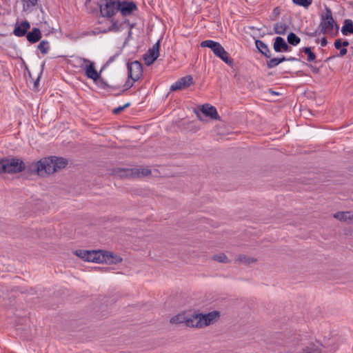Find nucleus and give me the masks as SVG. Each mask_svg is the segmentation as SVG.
Here are the masks:
<instances>
[{
  "label": "nucleus",
  "mask_w": 353,
  "mask_h": 353,
  "mask_svg": "<svg viewBox=\"0 0 353 353\" xmlns=\"http://www.w3.org/2000/svg\"><path fill=\"white\" fill-rule=\"evenodd\" d=\"M36 161H24L17 156L8 155L0 158V174H17L23 172L28 175L38 174Z\"/></svg>",
  "instance_id": "obj_1"
},
{
  "label": "nucleus",
  "mask_w": 353,
  "mask_h": 353,
  "mask_svg": "<svg viewBox=\"0 0 353 353\" xmlns=\"http://www.w3.org/2000/svg\"><path fill=\"white\" fill-rule=\"evenodd\" d=\"M68 164V159L63 157L56 156L44 157L36 161V167H38L37 174L39 175L43 171L47 174H51L65 168Z\"/></svg>",
  "instance_id": "obj_2"
},
{
  "label": "nucleus",
  "mask_w": 353,
  "mask_h": 353,
  "mask_svg": "<svg viewBox=\"0 0 353 353\" xmlns=\"http://www.w3.org/2000/svg\"><path fill=\"white\" fill-rule=\"evenodd\" d=\"M119 0H87L86 6L96 5L100 9L103 17L112 18L117 11Z\"/></svg>",
  "instance_id": "obj_3"
},
{
  "label": "nucleus",
  "mask_w": 353,
  "mask_h": 353,
  "mask_svg": "<svg viewBox=\"0 0 353 353\" xmlns=\"http://www.w3.org/2000/svg\"><path fill=\"white\" fill-rule=\"evenodd\" d=\"M103 250H77L75 251V254L83 259L85 261L88 262H94L97 263H103L104 254H103Z\"/></svg>",
  "instance_id": "obj_4"
},
{
  "label": "nucleus",
  "mask_w": 353,
  "mask_h": 353,
  "mask_svg": "<svg viewBox=\"0 0 353 353\" xmlns=\"http://www.w3.org/2000/svg\"><path fill=\"white\" fill-rule=\"evenodd\" d=\"M113 174L116 176H148L152 174V171L148 168H120L114 169Z\"/></svg>",
  "instance_id": "obj_5"
},
{
  "label": "nucleus",
  "mask_w": 353,
  "mask_h": 353,
  "mask_svg": "<svg viewBox=\"0 0 353 353\" xmlns=\"http://www.w3.org/2000/svg\"><path fill=\"white\" fill-rule=\"evenodd\" d=\"M334 27L336 28V30L339 28L334 19H324L323 17H321L320 24L316 31L307 33V34L311 37H314L316 36L317 32L322 34L330 32L333 30Z\"/></svg>",
  "instance_id": "obj_6"
},
{
  "label": "nucleus",
  "mask_w": 353,
  "mask_h": 353,
  "mask_svg": "<svg viewBox=\"0 0 353 353\" xmlns=\"http://www.w3.org/2000/svg\"><path fill=\"white\" fill-rule=\"evenodd\" d=\"M128 79L136 82L143 76V66L139 61L127 63Z\"/></svg>",
  "instance_id": "obj_7"
},
{
  "label": "nucleus",
  "mask_w": 353,
  "mask_h": 353,
  "mask_svg": "<svg viewBox=\"0 0 353 353\" xmlns=\"http://www.w3.org/2000/svg\"><path fill=\"white\" fill-rule=\"evenodd\" d=\"M211 50L217 57L221 59L227 65L231 68L234 67V59L219 42H216V46L212 48Z\"/></svg>",
  "instance_id": "obj_8"
},
{
  "label": "nucleus",
  "mask_w": 353,
  "mask_h": 353,
  "mask_svg": "<svg viewBox=\"0 0 353 353\" xmlns=\"http://www.w3.org/2000/svg\"><path fill=\"white\" fill-rule=\"evenodd\" d=\"M82 61H83L85 65L82 64L81 65V68L84 71L85 75L88 79H92L94 81H96V80L99 78V75L100 74V73L97 72L94 66V63L85 58H83Z\"/></svg>",
  "instance_id": "obj_9"
},
{
  "label": "nucleus",
  "mask_w": 353,
  "mask_h": 353,
  "mask_svg": "<svg viewBox=\"0 0 353 353\" xmlns=\"http://www.w3.org/2000/svg\"><path fill=\"white\" fill-rule=\"evenodd\" d=\"M160 41H158L153 45L152 48L143 54V57L146 65H152L159 57V55Z\"/></svg>",
  "instance_id": "obj_10"
},
{
  "label": "nucleus",
  "mask_w": 353,
  "mask_h": 353,
  "mask_svg": "<svg viewBox=\"0 0 353 353\" xmlns=\"http://www.w3.org/2000/svg\"><path fill=\"white\" fill-rule=\"evenodd\" d=\"M137 10V6L134 1H120L117 3V11H120L122 15L128 16Z\"/></svg>",
  "instance_id": "obj_11"
},
{
  "label": "nucleus",
  "mask_w": 353,
  "mask_h": 353,
  "mask_svg": "<svg viewBox=\"0 0 353 353\" xmlns=\"http://www.w3.org/2000/svg\"><path fill=\"white\" fill-rule=\"evenodd\" d=\"M193 84V78L191 75H187L179 79L170 87V91L183 90Z\"/></svg>",
  "instance_id": "obj_12"
},
{
  "label": "nucleus",
  "mask_w": 353,
  "mask_h": 353,
  "mask_svg": "<svg viewBox=\"0 0 353 353\" xmlns=\"http://www.w3.org/2000/svg\"><path fill=\"white\" fill-rule=\"evenodd\" d=\"M273 43V49L276 52H290L292 48L288 41L281 37H276Z\"/></svg>",
  "instance_id": "obj_13"
},
{
  "label": "nucleus",
  "mask_w": 353,
  "mask_h": 353,
  "mask_svg": "<svg viewBox=\"0 0 353 353\" xmlns=\"http://www.w3.org/2000/svg\"><path fill=\"white\" fill-rule=\"evenodd\" d=\"M200 316L203 327H205L213 323L217 319H219L220 313L219 311L214 310L207 314L200 313Z\"/></svg>",
  "instance_id": "obj_14"
},
{
  "label": "nucleus",
  "mask_w": 353,
  "mask_h": 353,
  "mask_svg": "<svg viewBox=\"0 0 353 353\" xmlns=\"http://www.w3.org/2000/svg\"><path fill=\"white\" fill-rule=\"evenodd\" d=\"M30 28V23L28 21H23L20 23L15 24L13 34L17 37H22L26 36Z\"/></svg>",
  "instance_id": "obj_15"
},
{
  "label": "nucleus",
  "mask_w": 353,
  "mask_h": 353,
  "mask_svg": "<svg viewBox=\"0 0 353 353\" xmlns=\"http://www.w3.org/2000/svg\"><path fill=\"white\" fill-rule=\"evenodd\" d=\"M201 112L204 116L210 117L212 119L220 120L216 108L209 103L203 104L201 106Z\"/></svg>",
  "instance_id": "obj_16"
},
{
  "label": "nucleus",
  "mask_w": 353,
  "mask_h": 353,
  "mask_svg": "<svg viewBox=\"0 0 353 353\" xmlns=\"http://www.w3.org/2000/svg\"><path fill=\"white\" fill-rule=\"evenodd\" d=\"M285 61H300V59H297L296 57H290L288 58L284 56H282L281 57H275V58L271 59L270 60L267 61V62H266L267 68L269 69L275 68L276 66H277L278 65H279L280 63H281Z\"/></svg>",
  "instance_id": "obj_17"
},
{
  "label": "nucleus",
  "mask_w": 353,
  "mask_h": 353,
  "mask_svg": "<svg viewBox=\"0 0 353 353\" xmlns=\"http://www.w3.org/2000/svg\"><path fill=\"white\" fill-rule=\"evenodd\" d=\"M255 45L259 52L265 57L267 59L270 60L272 58V53L268 46L261 40L256 39L255 41Z\"/></svg>",
  "instance_id": "obj_18"
},
{
  "label": "nucleus",
  "mask_w": 353,
  "mask_h": 353,
  "mask_svg": "<svg viewBox=\"0 0 353 353\" xmlns=\"http://www.w3.org/2000/svg\"><path fill=\"white\" fill-rule=\"evenodd\" d=\"M41 38V32L38 28H33L31 31L26 34V39L30 43L38 42Z\"/></svg>",
  "instance_id": "obj_19"
},
{
  "label": "nucleus",
  "mask_w": 353,
  "mask_h": 353,
  "mask_svg": "<svg viewBox=\"0 0 353 353\" xmlns=\"http://www.w3.org/2000/svg\"><path fill=\"white\" fill-rule=\"evenodd\" d=\"M104 254V263L108 264H118L122 261V258L117 254H114L113 252L109 251H103Z\"/></svg>",
  "instance_id": "obj_20"
},
{
  "label": "nucleus",
  "mask_w": 353,
  "mask_h": 353,
  "mask_svg": "<svg viewBox=\"0 0 353 353\" xmlns=\"http://www.w3.org/2000/svg\"><path fill=\"white\" fill-rule=\"evenodd\" d=\"M188 327H203L200 313L193 314L191 317L185 321Z\"/></svg>",
  "instance_id": "obj_21"
},
{
  "label": "nucleus",
  "mask_w": 353,
  "mask_h": 353,
  "mask_svg": "<svg viewBox=\"0 0 353 353\" xmlns=\"http://www.w3.org/2000/svg\"><path fill=\"white\" fill-rule=\"evenodd\" d=\"M334 217L347 223L353 222V214L350 212H338L334 214Z\"/></svg>",
  "instance_id": "obj_22"
},
{
  "label": "nucleus",
  "mask_w": 353,
  "mask_h": 353,
  "mask_svg": "<svg viewBox=\"0 0 353 353\" xmlns=\"http://www.w3.org/2000/svg\"><path fill=\"white\" fill-rule=\"evenodd\" d=\"M110 21L112 23L111 26H109L107 29L101 30V32H102V33H107L108 32H118L121 30V28L123 26L122 22L120 23H118V22L112 18H111Z\"/></svg>",
  "instance_id": "obj_23"
},
{
  "label": "nucleus",
  "mask_w": 353,
  "mask_h": 353,
  "mask_svg": "<svg viewBox=\"0 0 353 353\" xmlns=\"http://www.w3.org/2000/svg\"><path fill=\"white\" fill-rule=\"evenodd\" d=\"M341 32L343 35L353 34V22L351 19H345L341 28Z\"/></svg>",
  "instance_id": "obj_24"
},
{
  "label": "nucleus",
  "mask_w": 353,
  "mask_h": 353,
  "mask_svg": "<svg viewBox=\"0 0 353 353\" xmlns=\"http://www.w3.org/2000/svg\"><path fill=\"white\" fill-rule=\"evenodd\" d=\"M300 51L301 52L305 53L307 55V61L310 63L314 62L316 63V54L312 51V48L310 47H303Z\"/></svg>",
  "instance_id": "obj_25"
},
{
  "label": "nucleus",
  "mask_w": 353,
  "mask_h": 353,
  "mask_svg": "<svg viewBox=\"0 0 353 353\" xmlns=\"http://www.w3.org/2000/svg\"><path fill=\"white\" fill-rule=\"evenodd\" d=\"M288 28V26L285 23L278 22L274 25V32L279 35H284Z\"/></svg>",
  "instance_id": "obj_26"
},
{
  "label": "nucleus",
  "mask_w": 353,
  "mask_h": 353,
  "mask_svg": "<svg viewBox=\"0 0 353 353\" xmlns=\"http://www.w3.org/2000/svg\"><path fill=\"white\" fill-rule=\"evenodd\" d=\"M236 262H238L240 264H250L252 263H254L256 261V259L248 256L244 254H240L237 256V258L235 259Z\"/></svg>",
  "instance_id": "obj_27"
},
{
  "label": "nucleus",
  "mask_w": 353,
  "mask_h": 353,
  "mask_svg": "<svg viewBox=\"0 0 353 353\" xmlns=\"http://www.w3.org/2000/svg\"><path fill=\"white\" fill-rule=\"evenodd\" d=\"M321 344H315L314 343H310L308 345H307L305 348H303V353L309 352L311 353H316L321 352Z\"/></svg>",
  "instance_id": "obj_28"
},
{
  "label": "nucleus",
  "mask_w": 353,
  "mask_h": 353,
  "mask_svg": "<svg viewBox=\"0 0 353 353\" xmlns=\"http://www.w3.org/2000/svg\"><path fill=\"white\" fill-rule=\"evenodd\" d=\"M288 43L289 45L296 46L301 42V39L294 32H291L287 37Z\"/></svg>",
  "instance_id": "obj_29"
},
{
  "label": "nucleus",
  "mask_w": 353,
  "mask_h": 353,
  "mask_svg": "<svg viewBox=\"0 0 353 353\" xmlns=\"http://www.w3.org/2000/svg\"><path fill=\"white\" fill-rule=\"evenodd\" d=\"M37 48L42 54H47L50 49L49 42L46 40H42L38 45Z\"/></svg>",
  "instance_id": "obj_30"
},
{
  "label": "nucleus",
  "mask_w": 353,
  "mask_h": 353,
  "mask_svg": "<svg viewBox=\"0 0 353 353\" xmlns=\"http://www.w3.org/2000/svg\"><path fill=\"white\" fill-rule=\"evenodd\" d=\"M98 87H99L101 89L106 90L108 89L109 87H110V85H109L107 81L101 77V75H99V78L96 80V81H94Z\"/></svg>",
  "instance_id": "obj_31"
},
{
  "label": "nucleus",
  "mask_w": 353,
  "mask_h": 353,
  "mask_svg": "<svg viewBox=\"0 0 353 353\" xmlns=\"http://www.w3.org/2000/svg\"><path fill=\"white\" fill-rule=\"evenodd\" d=\"M212 259L213 260L218 261L219 263H227L229 262L228 256L224 253L214 254L212 256Z\"/></svg>",
  "instance_id": "obj_32"
},
{
  "label": "nucleus",
  "mask_w": 353,
  "mask_h": 353,
  "mask_svg": "<svg viewBox=\"0 0 353 353\" xmlns=\"http://www.w3.org/2000/svg\"><path fill=\"white\" fill-rule=\"evenodd\" d=\"M123 52V48H119V50H117V52L113 55V56H111L108 60L106 61L105 64L104 65V67L105 66H108L110 64H111L113 61H115V59L119 56L121 55V54Z\"/></svg>",
  "instance_id": "obj_33"
},
{
  "label": "nucleus",
  "mask_w": 353,
  "mask_h": 353,
  "mask_svg": "<svg viewBox=\"0 0 353 353\" xmlns=\"http://www.w3.org/2000/svg\"><path fill=\"white\" fill-rule=\"evenodd\" d=\"M130 79L128 78V79L125 81V82L123 85V89L120 92L115 94L114 96L118 97V96L121 95L125 91L129 90L130 88H131L133 86V83L134 82H133V81L130 82Z\"/></svg>",
  "instance_id": "obj_34"
},
{
  "label": "nucleus",
  "mask_w": 353,
  "mask_h": 353,
  "mask_svg": "<svg viewBox=\"0 0 353 353\" xmlns=\"http://www.w3.org/2000/svg\"><path fill=\"white\" fill-rule=\"evenodd\" d=\"M292 2L298 6L308 8L312 3V0H292Z\"/></svg>",
  "instance_id": "obj_35"
},
{
  "label": "nucleus",
  "mask_w": 353,
  "mask_h": 353,
  "mask_svg": "<svg viewBox=\"0 0 353 353\" xmlns=\"http://www.w3.org/2000/svg\"><path fill=\"white\" fill-rule=\"evenodd\" d=\"M185 321V317L180 314L176 315L170 319V323L172 324L181 323Z\"/></svg>",
  "instance_id": "obj_36"
},
{
  "label": "nucleus",
  "mask_w": 353,
  "mask_h": 353,
  "mask_svg": "<svg viewBox=\"0 0 353 353\" xmlns=\"http://www.w3.org/2000/svg\"><path fill=\"white\" fill-rule=\"evenodd\" d=\"M216 41L212 40H205L201 43V47L202 48H208L212 49L214 46H216Z\"/></svg>",
  "instance_id": "obj_37"
},
{
  "label": "nucleus",
  "mask_w": 353,
  "mask_h": 353,
  "mask_svg": "<svg viewBox=\"0 0 353 353\" xmlns=\"http://www.w3.org/2000/svg\"><path fill=\"white\" fill-rule=\"evenodd\" d=\"M324 8L325 12L324 14H321V18L323 17L324 19H334L331 9L328 8L326 5H325Z\"/></svg>",
  "instance_id": "obj_38"
},
{
  "label": "nucleus",
  "mask_w": 353,
  "mask_h": 353,
  "mask_svg": "<svg viewBox=\"0 0 353 353\" xmlns=\"http://www.w3.org/2000/svg\"><path fill=\"white\" fill-rule=\"evenodd\" d=\"M130 106V103H129V102L126 103L125 104H124L122 106H119V107L113 109L112 113L114 114H118L120 112H121L122 111H123L125 108H128Z\"/></svg>",
  "instance_id": "obj_39"
},
{
  "label": "nucleus",
  "mask_w": 353,
  "mask_h": 353,
  "mask_svg": "<svg viewBox=\"0 0 353 353\" xmlns=\"http://www.w3.org/2000/svg\"><path fill=\"white\" fill-rule=\"evenodd\" d=\"M279 14H280V8L279 7L274 8L272 11V14L270 17V19L272 21H275Z\"/></svg>",
  "instance_id": "obj_40"
},
{
  "label": "nucleus",
  "mask_w": 353,
  "mask_h": 353,
  "mask_svg": "<svg viewBox=\"0 0 353 353\" xmlns=\"http://www.w3.org/2000/svg\"><path fill=\"white\" fill-rule=\"evenodd\" d=\"M44 66H45V62H43L41 67V70L40 72V74L39 75V77H37V79L34 81V88H37L39 85V79H40V77L43 73V68H44Z\"/></svg>",
  "instance_id": "obj_41"
},
{
  "label": "nucleus",
  "mask_w": 353,
  "mask_h": 353,
  "mask_svg": "<svg viewBox=\"0 0 353 353\" xmlns=\"http://www.w3.org/2000/svg\"><path fill=\"white\" fill-rule=\"evenodd\" d=\"M334 46L336 49L339 50L342 47L341 39H337L334 43Z\"/></svg>",
  "instance_id": "obj_42"
},
{
  "label": "nucleus",
  "mask_w": 353,
  "mask_h": 353,
  "mask_svg": "<svg viewBox=\"0 0 353 353\" xmlns=\"http://www.w3.org/2000/svg\"><path fill=\"white\" fill-rule=\"evenodd\" d=\"M311 70L312 71L315 73V74H318L319 72V68L315 67V66H313L312 64H309V63H305Z\"/></svg>",
  "instance_id": "obj_43"
},
{
  "label": "nucleus",
  "mask_w": 353,
  "mask_h": 353,
  "mask_svg": "<svg viewBox=\"0 0 353 353\" xmlns=\"http://www.w3.org/2000/svg\"><path fill=\"white\" fill-rule=\"evenodd\" d=\"M24 1L27 3L28 7H29L30 6H34L37 3V0H24Z\"/></svg>",
  "instance_id": "obj_44"
},
{
  "label": "nucleus",
  "mask_w": 353,
  "mask_h": 353,
  "mask_svg": "<svg viewBox=\"0 0 353 353\" xmlns=\"http://www.w3.org/2000/svg\"><path fill=\"white\" fill-rule=\"evenodd\" d=\"M339 50H340L339 54V57H343L347 52V50L345 48L341 47Z\"/></svg>",
  "instance_id": "obj_45"
},
{
  "label": "nucleus",
  "mask_w": 353,
  "mask_h": 353,
  "mask_svg": "<svg viewBox=\"0 0 353 353\" xmlns=\"http://www.w3.org/2000/svg\"><path fill=\"white\" fill-rule=\"evenodd\" d=\"M122 23H123V24H127V26L130 27V30H132V28H133L134 27V26H135V23H130V21H129V20H128V19H125V20L123 22H122Z\"/></svg>",
  "instance_id": "obj_46"
},
{
  "label": "nucleus",
  "mask_w": 353,
  "mask_h": 353,
  "mask_svg": "<svg viewBox=\"0 0 353 353\" xmlns=\"http://www.w3.org/2000/svg\"><path fill=\"white\" fill-rule=\"evenodd\" d=\"M320 43H321V46L322 47L325 46L327 45V39H326L325 37H323V38L321 39Z\"/></svg>",
  "instance_id": "obj_47"
},
{
  "label": "nucleus",
  "mask_w": 353,
  "mask_h": 353,
  "mask_svg": "<svg viewBox=\"0 0 353 353\" xmlns=\"http://www.w3.org/2000/svg\"><path fill=\"white\" fill-rule=\"evenodd\" d=\"M341 44H342V47L346 48L347 46H349V41L346 39L343 40V41L341 40Z\"/></svg>",
  "instance_id": "obj_48"
},
{
  "label": "nucleus",
  "mask_w": 353,
  "mask_h": 353,
  "mask_svg": "<svg viewBox=\"0 0 353 353\" xmlns=\"http://www.w3.org/2000/svg\"><path fill=\"white\" fill-rule=\"evenodd\" d=\"M268 92L270 94L273 95H279V93L278 92L274 91L272 89L270 88L268 89Z\"/></svg>",
  "instance_id": "obj_49"
},
{
  "label": "nucleus",
  "mask_w": 353,
  "mask_h": 353,
  "mask_svg": "<svg viewBox=\"0 0 353 353\" xmlns=\"http://www.w3.org/2000/svg\"><path fill=\"white\" fill-rule=\"evenodd\" d=\"M109 89L112 90H117L120 88L119 85H110V87L108 88Z\"/></svg>",
  "instance_id": "obj_50"
},
{
  "label": "nucleus",
  "mask_w": 353,
  "mask_h": 353,
  "mask_svg": "<svg viewBox=\"0 0 353 353\" xmlns=\"http://www.w3.org/2000/svg\"><path fill=\"white\" fill-rule=\"evenodd\" d=\"M132 37V31L130 30L128 31V39H129L130 37Z\"/></svg>",
  "instance_id": "obj_51"
},
{
  "label": "nucleus",
  "mask_w": 353,
  "mask_h": 353,
  "mask_svg": "<svg viewBox=\"0 0 353 353\" xmlns=\"http://www.w3.org/2000/svg\"><path fill=\"white\" fill-rule=\"evenodd\" d=\"M196 116L199 118V119L202 120L200 114L199 112H196Z\"/></svg>",
  "instance_id": "obj_52"
},
{
  "label": "nucleus",
  "mask_w": 353,
  "mask_h": 353,
  "mask_svg": "<svg viewBox=\"0 0 353 353\" xmlns=\"http://www.w3.org/2000/svg\"><path fill=\"white\" fill-rule=\"evenodd\" d=\"M21 293H25L26 292L24 290H21L20 291Z\"/></svg>",
  "instance_id": "obj_53"
}]
</instances>
